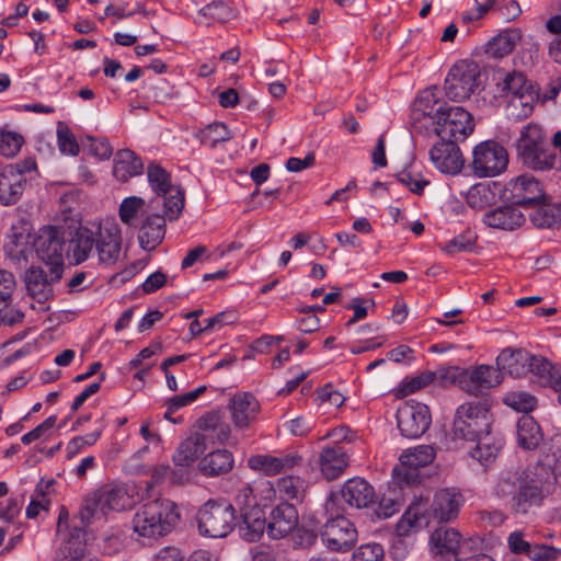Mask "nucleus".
I'll use <instances>...</instances> for the list:
<instances>
[{
	"instance_id": "f257e3e1",
	"label": "nucleus",
	"mask_w": 561,
	"mask_h": 561,
	"mask_svg": "<svg viewBox=\"0 0 561 561\" xmlns=\"http://www.w3.org/2000/svg\"><path fill=\"white\" fill-rule=\"evenodd\" d=\"M557 478L549 465L536 462L524 470L507 473L500 478L495 493L500 497L511 499L514 514L525 515L533 507H539L554 490Z\"/></svg>"
},
{
	"instance_id": "f03ea898",
	"label": "nucleus",
	"mask_w": 561,
	"mask_h": 561,
	"mask_svg": "<svg viewBox=\"0 0 561 561\" xmlns=\"http://www.w3.org/2000/svg\"><path fill=\"white\" fill-rule=\"evenodd\" d=\"M67 229L66 255L76 264L88 260L95 250L101 264L112 265L117 262L122 251V232L115 222L99 224L95 229L79 226Z\"/></svg>"
},
{
	"instance_id": "7ed1b4c3",
	"label": "nucleus",
	"mask_w": 561,
	"mask_h": 561,
	"mask_svg": "<svg viewBox=\"0 0 561 561\" xmlns=\"http://www.w3.org/2000/svg\"><path fill=\"white\" fill-rule=\"evenodd\" d=\"M465 504L461 491L455 486L438 489L426 508L422 497L414 500L405 510L397 524L398 536H408L413 529L427 526L430 519L437 523H450L455 520Z\"/></svg>"
},
{
	"instance_id": "20e7f679",
	"label": "nucleus",
	"mask_w": 561,
	"mask_h": 561,
	"mask_svg": "<svg viewBox=\"0 0 561 561\" xmlns=\"http://www.w3.org/2000/svg\"><path fill=\"white\" fill-rule=\"evenodd\" d=\"M180 520L176 504L168 499H157L140 505L131 519L135 534L157 539L170 534Z\"/></svg>"
},
{
	"instance_id": "39448f33",
	"label": "nucleus",
	"mask_w": 561,
	"mask_h": 561,
	"mask_svg": "<svg viewBox=\"0 0 561 561\" xmlns=\"http://www.w3.org/2000/svg\"><path fill=\"white\" fill-rule=\"evenodd\" d=\"M298 525V512L294 504L280 503L270 513L266 520L264 510L254 505L248 511V541L260 539L264 533L272 539L287 536Z\"/></svg>"
},
{
	"instance_id": "423d86ee",
	"label": "nucleus",
	"mask_w": 561,
	"mask_h": 561,
	"mask_svg": "<svg viewBox=\"0 0 561 561\" xmlns=\"http://www.w3.org/2000/svg\"><path fill=\"white\" fill-rule=\"evenodd\" d=\"M522 163L534 171H549L554 168L557 156L550 147L545 129L535 123L524 126L516 144Z\"/></svg>"
},
{
	"instance_id": "0eeeda50",
	"label": "nucleus",
	"mask_w": 561,
	"mask_h": 561,
	"mask_svg": "<svg viewBox=\"0 0 561 561\" xmlns=\"http://www.w3.org/2000/svg\"><path fill=\"white\" fill-rule=\"evenodd\" d=\"M492 413L484 402H466L456 410L453 432L455 437L476 440L483 434H490Z\"/></svg>"
},
{
	"instance_id": "6e6552de",
	"label": "nucleus",
	"mask_w": 561,
	"mask_h": 561,
	"mask_svg": "<svg viewBox=\"0 0 561 561\" xmlns=\"http://www.w3.org/2000/svg\"><path fill=\"white\" fill-rule=\"evenodd\" d=\"M196 519L201 535L211 538L226 537L236 526L234 508L226 501L208 500Z\"/></svg>"
},
{
	"instance_id": "1a4fd4ad",
	"label": "nucleus",
	"mask_w": 561,
	"mask_h": 561,
	"mask_svg": "<svg viewBox=\"0 0 561 561\" xmlns=\"http://www.w3.org/2000/svg\"><path fill=\"white\" fill-rule=\"evenodd\" d=\"M482 85L479 65L469 59L457 61L449 70L444 82L446 96L455 102L468 99Z\"/></svg>"
},
{
	"instance_id": "9d476101",
	"label": "nucleus",
	"mask_w": 561,
	"mask_h": 561,
	"mask_svg": "<svg viewBox=\"0 0 561 561\" xmlns=\"http://www.w3.org/2000/svg\"><path fill=\"white\" fill-rule=\"evenodd\" d=\"M148 182L158 197L162 201L164 215L172 221L180 217L184 208V191L179 185H172L170 174L158 163L151 162L147 168Z\"/></svg>"
},
{
	"instance_id": "9b49d317",
	"label": "nucleus",
	"mask_w": 561,
	"mask_h": 561,
	"mask_svg": "<svg viewBox=\"0 0 561 561\" xmlns=\"http://www.w3.org/2000/svg\"><path fill=\"white\" fill-rule=\"evenodd\" d=\"M435 449L430 445H420L403 451L400 463L392 470V481L400 488L411 486L420 482L419 469L433 462Z\"/></svg>"
},
{
	"instance_id": "f8f14e48",
	"label": "nucleus",
	"mask_w": 561,
	"mask_h": 561,
	"mask_svg": "<svg viewBox=\"0 0 561 561\" xmlns=\"http://www.w3.org/2000/svg\"><path fill=\"white\" fill-rule=\"evenodd\" d=\"M66 244L67 229L54 226L39 229L33 242L37 256L49 267H59L62 272Z\"/></svg>"
},
{
	"instance_id": "ddd939ff",
	"label": "nucleus",
	"mask_w": 561,
	"mask_h": 561,
	"mask_svg": "<svg viewBox=\"0 0 561 561\" xmlns=\"http://www.w3.org/2000/svg\"><path fill=\"white\" fill-rule=\"evenodd\" d=\"M472 156V171L478 178L496 176L505 171L508 164L506 149L494 140L477 145Z\"/></svg>"
},
{
	"instance_id": "4468645a",
	"label": "nucleus",
	"mask_w": 561,
	"mask_h": 561,
	"mask_svg": "<svg viewBox=\"0 0 561 561\" xmlns=\"http://www.w3.org/2000/svg\"><path fill=\"white\" fill-rule=\"evenodd\" d=\"M434 131L445 140H465L474 129L472 115L461 106H446L435 124Z\"/></svg>"
},
{
	"instance_id": "2eb2a0df",
	"label": "nucleus",
	"mask_w": 561,
	"mask_h": 561,
	"mask_svg": "<svg viewBox=\"0 0 561 561\" xmlns=\"http://www.w3.org/2000/svg\"><path fill=\"white\" fill-rule=\"evenodd\" d=\"M61 277L62 271L59 267H49L45 271L41 266H31L23 276L26 295L37 304L44 305L54 298V287Z\"/></svg>"
},
{
	"instance_id": "dca6fc26",
	"label": "nucleus",
	"mask_w": 561,
	"mask_h": 561,
	"mask_svg": "<svg viewBox=\"0 0 561 561\" xmlns=\"http://www.w3.org/2000/svg\"><path fill=\"white\" fill-rule=\"evenodd\" d=\"M503 195L513 205L524 207H534L548 201L542 184L529 174H522L510 180Z\"/></svg>"
},
{
	"instance_id": "f3484780",
	"label": "nucleus",
	"mask_w": 561,
	"mask_h": 561,
	"mask_svg": "<svg viewBox=\"0 0 561 561\" xmlns=\"http://www.w3.org/2000/svg\"><path fill=\"white\" fill-rule=\"evenodd\" d=\"M432 416L426 404L415 401L403 402L397 410V426L403 437L415 439L430 427Z\"/></svg>"
},
{
	"instance_id": "a211bd4d",
	"label": "nucleus",
	"mask_w": 561,
	"mask_h": 561,
	"mask_svg": "<svg viewBox=\"0 0 561 561\" xmlns=\"http://www.w3.org/2000/svg\"><path fill=\"white\" fill-rule=\"evenodd\" d=\"M323 545L331 551H348L357 541L354 524L344 516L330 518L320 529Z\"/></svg>"
},
{
	"instance_id": "6ab92c4d",
	"label": "nucleus",
	"mask_w": 561,
	"mask_h": 561,
	"mask_svg": "<svg viewBox=\"0 0 561 561\" xmlns=\"http://www.w3.org/2000/svg\"><path fill=\"white\" fill-rule=\"evenodd\" d=\"M446 103L439 99V90L436 87L424 89L413 103L411 118L416 129L433 126Z\"/></svg>"
},
{
	"instance_id": "aec40b11",
	"label": "nucleus",
	"mask_w": 561,
	"mask_h": 561,
	"mask_svg": "<svg viewBox=\"0 0 561 561\" xmlns=\"http://www.w3.org/2000/svg\"><path fill=\"white\" fill-rule=\"evenodd\" d=\"M159 206L158 199H151L148 203L150 213H147L139 226L138 241L145 251L154 250L163 240L165 234L164 210L162 214L157 213Z\"/></svg>"
},
{
	"instance_id": "412c9836",
	"label": "nucleus",
	"mask_w": 561,
	"mask_h": 561,
	"mask_svg": "<svg viewBox=\"0 0 561 561\" xmlns=\"http://www.w3.org/2000/svg\"><path fill=\"white\" fill-rule=\"evenodd\" d=\"M430 159L442 173L455 175L462 170L463 158L457 141L440 139L430 150Z\"/></svg>"
},
{
	"instance_id": "4be33fe9",
	"label": "nucleus",
	"mask_w": 561,
	"mask_h": 561,
	"mask_svg": "<svg viewBox=\"0 0 561 561\" xmlns=\"http://www.w3.org/2000/svg\"><path fill=\"white\" fill-rule=\"evenodd\" d=\"M88 536L84 527L71 528L57 549L55 561H93L87 547Z\"/></svg>"
},
{
	"instance_id": "5701e85b",
	"label": "nucleus",
	"mask_w": 561,
	"mask_h": 561,
	"mask_svg": "<svg viewBox=\"0 0 561 561\" xmlns=\"http://www.w3.org/2000/svg\"><path fill=\"white\" fill-rule=\"evenodd\" d=\"M345 504L352 508H367L376 503L374 486L363 478L348 479L340 491Z\"/></svg>"
},
{
	"instance_id": "b1692460",
	"label": "nucleus",
	"mask_w": 561,
	"mask_h": 561,
	"mask_svg": "<svg viewBox=\"0 0 561 561\" xmlns=\"http://www.w3.org/2000/svg\"><path fill=\"white\" fill-rule=\"evenodd\" d=\"M27 184V178L23 176L16 168L4 167L0 170V204L11 206L16 204Z\"/></svg>"
},
{
	"instance_id": "393cba45",
	"label": "nucleus",
	"mask_w": 561,
	"mask_h": 561,
	"mask_svg": "<svg viewBox=\"0 0 561 561\" xmlns=\"http://www.w3.org/2000/svg\"><path fill=\"white\" fill-rule=\"evenodd\" d=\"M197 427L199 432L196 434L203 438V443L214 445L216 443H225L230 435L229 425L226 424L220 414L211 411L197 420Z\"/></svg>"
},
{
	"instance_id": "a878e982",
	"label": "nucleus",
	"mask_w": 561,
	"mask_h": 561,
	"mask_svg": "<svg viewBox=\"0 0 561 561\" xmlns=\"http://www.w3.org/2000/svg\"><path fill=\"white\" fill-rule=\"evenodd\" d=\"M466 392L478 394L482 389H490L501 383V370L499 366L480 365L472 370L466 369Z\"/></svg>"
},
{
	"instance_id": "bb28decb",
	"label": "nucleus",
	"mask_w": 561,
	"mask_h": 561,
	"mask_svg": "<svg viewBox=\"0 0 561 561\" xmlns=\"http://www.w3.org/2000/svg\"><path fill=\"white\" fill-rule=\"evenodd\" d=\"M319 463L327 480L336 479L348 466V455L343 446L325 447L320 453Z\"/></svg>"
},
{
	"instance_id": "cd10ccee",
	"label": "nucleus",
	"mask_w": 561,
	"mask_h": 561,
	"mask_svg": "<svg viewBox=\"0 0 561 561\" xmlns=\"http://www.w3.org/2000/svg\"><path fill=\"white\" fill-rule=\"evenodd\" d=\"M483 222L491 228L512 231L525 222V217L513 206H502L486 211Z\"/></svg>"
},
{
	"instance_id": "c85d7f7f",
	"label": "nucleus",
	"mask_w": 561,
	"mask_h": 561,
	"mask_svg": "<svg viewBox=\"0 0 561 561\" xmlns=\"http://www.w3.org/2000/svg\"><path fill=\"white\" fill-rule=\"evenodd\" d=\"M431 543L435 553L457 557L461 549L462 536L456 528L442 526L432 533Z\"/></svg>"
},
{
	"instance_id": "c756f323",
	"label": "nucleus",
	"mask_w": 561,
	"mask_h": 561,
	"mask_svg": "<svg viewBox=\"0 0 561 561\" xmlns=\"http://www.w3.org/2000/svg\"><path fill=\"white\" fill-rule=\"evenodd\" d=\"M530 353L525 350H503L496 357V365L501 371L513 377H525L528 375V362Z\"/></svg>"
},
{
	"instance_id": "7c9ffc66",
	"label": "nucleus",
	"mask_w": 561,
	"mask_h": 561,
	"mask_svg": "<svg viewBox=\"0 0 561 561\" xmlns=\"http://www.w3.org/2000/svg\"><path fill=\"white\" fill-rule=\"evenodd\" d=\"M144 170L141 159L131 150L123 149L116 152L113 175L121 182L140 174Z\"/></svg>"
},
{
	"instance_id": "2f4dec72",
	"label": "nucleus",
	"mask_w": 561,
	"mask_h": 561,
	"mask_svg": "<svg viewBox=\"0 0 561 561\" xmlns=\"http://www.w3.org/2000/svg\"><path fill=\"white\" fill-rule=\"evenodd\" d=\"M528 374L536 376L539 382L553 389H561V368L554 367L542 356L530 354Z\"/></svg>"
},
{
	"instance_id": "473e14b6",
	"label": "nucleus",
	"mask_w": 561,
	"mask_h": 561,
	"mask_svg": "<svg viewBox=\"0 0 561 561\" xmlns=\"http://www.w3.org/2000/svg\"><path fill=\"white\" fill-rule=\"evenodd\" d=\"M308 489L307 481L299 476H285L277 480L276 485L270 486L268 491H274L285 503L288 501L301 502Z\"/></svg>"
},
{
	"instance_id": "72a5a7b5",
	"label": "nucleus",
	"mask_w": 561,
	"mask_h": 561,
	"mask_svg": "<svg viewBox=\"0 0 561 561\" xmlns=\"http://www.w3.org/2000/svg\"><path fill=\"white\" fill-rule=\"evenodd\" d=\"M206 449L203 438L195 433L179 445L172 458L173 462L176 467H190Z\"/></svg>"
},
{
	"instance_id": "f704fd0d",
	"label": "nucleus",
	"mask_w": 561,
	"mask_h": 561,
	"mask_svg": "<svg viewBox=\"0 0 561 561\" xmlns=\"http://www.w3.org/2000/svg\"><path fill=\"white\" fill-rule=\"evenodd\" d=\"M543 439L539 424L530 415L522 416L517 422V443L527 450L536 449Z\"/></svg>"
},
{
	"instance_id": "c9c22d12",
	"label": "nucleus",
	"mask_w": 561,
	"mask_h": 561,
	"mask_svg": "<svg viewBox=\"0 0 561 561\" xmlns=\"http://www.w3.org/2000/svg\"><path fill=\"white\" fill-rule=\"evenodd\" d=\"M477 444L470 450L472 458L481 465L488 466L493 462L502 448V439L490 434H483L474 440Z\"/></svg>"
},
{
	"instance_id": "e433bc0d",
	"label": "nucleus",
	"mask_w": 561,
	"mask_h": 561,
	"mask_svg": "<svg viewBox=\"0 0 561 561\" xmlns=\"http://www.w3.org/2000/svg\"><path fill=\"white\" fill-rule=\"evenodd\" d=\"M5 291L0 294V325H14L24 319V312L12 306L13 283L11 277L4 275Z\"/></svg>"
},
{
	"instance_id": "4c0bfd02",
	"label": "nucleus",
	"mask_w": 561,
	"mask_h": 561,
	"mask_svg": "<svg viewBox=\"0 0 561 561\" xmlns=\"http://www.w3.org/2000/svg\"><path fill=\"white\" fill-rule=\"evenodd\" d=\"M520 34L516 30H510L500 33L490 39L485 45V55L491 58H503L513 51Z\"/></svg>"
},
{
	"instance_id": "58836bf2",
	"label": "nucleus",
	"mask_w": 561,
	"mask_h": 561,
	"mask_svg": "<svg viewBox=\"0 0 561 561\" xmlns=\"http://www.w3.org/2000/svg\"><path fill=\"white\" fill-rule=\"evenodd\" d=\"M500 76L496 88L503 96L512 98L535 90L523 72L511 71Z\"/></svg>"
},
{
	"instance_id": "ea45409f",
	"label": "nucleus",
	"mask_w": 561,
	"mask_h": 561,
	"mask_svg": "<svg viewBox=\"0 0 561 561\" xmlns=\"http://www.w3.org/2000/svg\"><path fill=\"white\" fill-rule=\"evenodd\" d=\"M232 455L226 449H217L206 455L198 463L201 471L207 476H218L232 468Z\"/></svg>"
},
{
	"instance_id": "a19ab883",
	"label": "nucleus",
	"mask_w": 561,
	"mask_h": 561,
	"mask_svg": "<svg viewBox=\"0 0 561 561\" xmlns=\"http://www.w3.org/2000/svg\"><path fill=\"white\" fill-rule=\"evenodd\" d=\"M150 213L146 201L138 196H129L122 201L118 209L121 221L128 227H136L139 217Z\"/></svg>"
},
{
	"instance_id": "79ce46f5",
	"label": "nucleus",
	"mask_w": 561,
	"mask_h": 561,
	"mask_svg": "<svg viewBox=\"0 0 561 561\" xmlns=\"http://www.w3.org/2000/svg\"><path fill=\"white\" fill-rule=\"evenodd\" d=\"M11 231L3 245L5 254L15 262L26 261L30 252V233L24 230L19 231L15 226L12 227Z\"/></svg>"
},
{
	"instance_id": "37998d69",
	"label": "nucleus",
	"mask_w": 561,
	"mask_h": 561,
	"mask_svg": "<svg viewBox=\"0 0 561 561\" xmlns=\"http://www.w3.org/2000/svg\"><path fill=\"white\" fill-rule=\"evenodd\" d=\"M537 100L538 92L536 90L510 98L507 104L508 116L516 121L527 118L533 113Z\"/></svg>"
},
{
	"instance_id": "c03bdc74",
	"label": "nucleus",
	"mask_w": 561,
	"mask_h": 561,
	"mask_svg": "<svg viewBox=\"0 0 561 561\" xmlns=\"http://www.w3.org/2000/svg\"><path fill=\"white\" fill-rule=\"evenodd\" d=\"M105 512L122 511L129 504L126 490L119 485L105 484L98 489Z\"/></svg>"
},
{
	"instance_id": "a18cd8bd",
	"label": "nucleus",
	"mask_w": 561,
	"mask_h": 561,
	"mask_svg": "<svg viewBox=\"0 0 561 561\" xmlns=\"http://www.w3.org/2000/svg\"><path fill=\"white\" fill-rule=\"evenodd\" d=\"M432 382L440 387L449 385H457L460 389L466 391V369L458 366L440 367L432 371Z\"/></svg>"
},
{
	"instance_id": "49530a36",
	"label": "nucleus",
	"mask_w": 561,
	"mask_h": 561,
	"mask_svg": "<svg viewBox=\"0 0 561 561\" xmlns=\"http://www.w3.org/2000/svg\"><path fill=\"white\" fill-rule=\"evenodd\" d=\"M99 514L105 515V508L98 490L85 495L82 505L80 507L79 516L82 523V527L89 526Z\"/></svg>"
},
{
	"instance_id": "de8ad7c7",
	"label": "nucleus",
	"mask_w": 561,
	"mask_h": 561,
	"mask_svg": "<svg viewBox=\"0 0 561 561\" xmlns=\"http://www.w3.org/2000/svg\"><path fill=\"white\" fill-rule=\"evenodd\" d=\"M503 402L517 412L528 413L537 407V399L531 393L524 390H514L507 392Z\"/></svg>"
},
{
	"instance_id": "09e8293b",
	"label": "nucleus",
	"mask_w": 561,
	"mask_h": 561,
	"mask_svg": "<svg viewBox=\"0 0 561 561\" xmlns=\"http://www.w3.org/2000/svg\"><path fill=\"white\" fill-rule=\"evenodd\" d=\"M398 182L408 187L412 193L422 195L425 186L430 184L421 172L415 171L412 167L405 168L396 175Z\"/></svg>"
},
{
	"instance_id": "8fccbe9b",
	"label": "nucleus",
	"mask_w": 561,
	"mask_h": 561,
	"mask_svg": "<svg viewBox=\"0 0 561 561\" xmlns=\"http://www.w3.org/2000/svg\"><path fill=\"white\" fill-rule=\"evenodd\" d=\"M492 195L486 184L478 183L468 190L466 202L471 208L482 209L491 203Z\"/></svg>"
},
{
	"instance_id": "3c124183",
	"label": "nucleus",
	"mask_w": 561,
	"mask_h": 561,
	"mask_svg": "<svg viewBox=\"0 0 561 561\" xmlns=\"http://www.w3.org/2000/svg\"><path fill=\"white\" fill-rule=\"evenodd\" d=\"M227 409L237 427L245 426V392H238L230 398Z\"/></svg>"
},
{
	"instance_id": "603ef678",
	"label": "nucleus",
	"mask_w": 561,
	"mask_h": 561,
	"mask_svg": "<svg viewBox=\"0 0 561 561\" xmlns=\"http://www.w3.org/2000/svg\"><path fill=\"white\" fill-rule=\"evenodd\" d=\"M430 383H432V371H424L417 376L404 378L398 391L401 396L407 397Z\"/></svg>"
},
{
	"instance_id": "864d4df0",
	"label": "nucleus",
	"mask_w": 561,
	"mask_h": 561,
	"mask_svg": "<svg viewBox=\"0 0 561 561\" xmlns=\"http://www.w3.org/2000/svg\"><path fill=\"white\" fill-rule=\"evenodd\" d=\"M58 146L62 153L77 156L79 153V145L75 135L70 131L67 125L58 123L57 127Z\"/></svg>"
},
{
	"instance_id": "5fc2aeb1",
	"label": "nucleus",
	"mask_w": 561,
	"mask_h": 561,
	"mask_svg": "<svg viewBox=\"0 0 561 561\" xmlns=\"http://www.w3.org/2000/svg\"><path fill=\"white\" fill-rule=\"evenodd\" d=\"M561 549L546 543H531L527 558L531 561H557Z\"/></svg>"
},
{
	"instance_id": "6e6d98bb",
	"label": "nucleus",
	"mask_w": 561,
	"mask_h": 561,
	"mask_svg": "<svg viewBox=\"0 0 561 561\" xmlns=\"http://www.w3.org/2000/svg\"><path fill=\"white\" fill-rule=\"evenodd\" d=\"M531 543L528 535L523 530H514L507 536V548L513 554L528 556Z\"/></svg>"
},
{
	"instance_id": "4d7b16f0",
	"label": "nucleus",
	"mask_w": 561,
	"mask_h": 561,
	"mask_svg": "<svg viewBox=\"0 0 561 561\" xmlns=\"http://www.w3.org/2000/svg\"><path fill=\"white\" fill-rule=\"evenodd\" d=\"M383 556L382 546L371 542L358 547L352 556V561H381Z\"/></svg>"
},
{
	"instance_id": "13d9d810",
	"label": "nucleus",
	"mask_w": 561,
	"mask_h": 561,
	"mask_svg": "<svg viewBox=\"0 0 561 561\" xmlns=\"http://www.w3.org/2000/svg\"><path fill=\"white\" fill-rule=\"evenodd\" d=\"M248 466L257 471H262L265 476H275L277 472V459L275 456L256 455L248 460Z\"/></svg>"
},
{
	"instance_id": "bf43d9fd",
	"label": "nucleus",
	"mask_w": 561,
	"mask_h": 561,
	"mask_svg": "<svg viewBox=\"0 0 561 561\" xmlns=\"http://www.w3.org/2000/svg\"><path fill=\"white\" fill-rule=\"evenodd\" d=\"M23 139L15 133H0V153L3 157H14L21 149Z\"/></svg>"
},
{
	"instance_id": "052dcab7",
	"label": "nucleus",
	"mask_w": 561,
	"mask_h": 561,
	"mask_svg": "<svg viewBox=\"0 0 561 561\" xmlns=\"http://www.w3.org/2000/svg\"><path fill=\"white\" fill-rule=\"evenodd\" d=\"M402 507V502L391 494L382 495L378 502V507L375 511L380 519H386L398 513Z\"/></svg>"
},
{
	"instance_id": "680f3d73",
	"label": "nucleus",
	"mask_w": 561,
	"mask_h": 561,
	"mask_svg": "<svg viewBox=\"0 0 561 561\" xmlns=\"http://www.w3.org/2000/svg\"><path fill=\"white\" fill-rule=\"evenodd\" d=\"M539 207L531 215V221L536 227L548 228L551 227L557 218V211L552 207L547 208V201L543 204H539Z\"/></svg>"
},
{
	"instance_id": "e2e57ef3",
	"label": "nucleus",
	"mask_w": 561,
	"mask_h": 561,
	"mask_svg": "<svg viewBox=\"0 0 561 561\" xmlns=\"http://www.w3.org/2000/svg\"><path fill=\"white\" fill-rule=\"evenodd\" d=\"M206 386H201L197 389L186 392L184 394L174 396L169 399V410L170 412H176L179 409L186 407L194 402L199 396H202L206 391Z\"/></svg>"
},
{
	"instance_id": "0e129e2a",
	"label": "nucleus",
	"mask_w": 561,
	"mask_h": 561,
	"mask_svg": "<svg viewBox=\"0 0 561 561\" xmlns=\"http://www.w3.org/2000/svg\"><path fill=\"white\" fill-rule=\"evenodd\" d=\"M473 239L471 238V236H466V234H459L457 237H455L454 239H451L450 241H448L443 250L448 253V254H456V253H459V252H468V251H471L473 249Z\"/></svg>"
},
{
	"instance_id": "69168bd1",
	"label": "nucleus",
	"mask_w": 561,
	"mask_h": 561,
	"mask_svg": "<svg viewBox=\"0 0 561 561\" xmlns=\"http://www.w3.org/2000/svg\"><path fill=\"white\" fill-rule=\"evenodd\" d=\"M99 437H100V433L93 432V433L87 434L84 436H77V437L72 438L67 445L68 457L71 458L75 455H77L84 447L95 444V442L99 439Z\"/></svg>"
},
{
	"instance_id": "338daca9",
	"label": "nucleus",
	"mask_w": 561,
	"mask_h": 561,
	"mask_svg": "<svg viewBox=\"0 0 561 561\" xmlns=\"http://www.w3.org/2000/svg\"><path fill=\"white\" fill-rule=\"evenodd\" d=\"M316 400L320 403L329 402L331 405L339 408L344 403L345 397L333 389L331 385H325L317 391Z\"/></svg>"
},
{
	"instance_id": "774afa93",
	"label": "nucleus",
	"mask_w": 561,
	"mask_h": 561,
	"mask_svg": "<svg viewBox=\"0 0 561 561\" xmlns=\"http://www.w3.org/2000/svg\"><path fill=\"white\" fill-rule=\"evenodd\" d=\"M313 422L304 416L287 421L284 427L294 436H306L313 427Z\"/></svg>"
}]
</instances>
